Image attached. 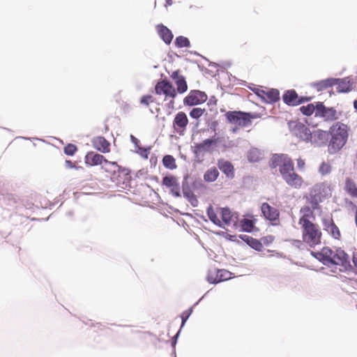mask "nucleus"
<instances>
[{
  "label": "nucleus",
  "mask_w": 357,
  "mask_h": 357,
  "mask_svg": "<svg viewBox=\"0 0 357 357\" xmlns=\"http://www.w3.org/2000/svg\"><path fill=\"white\" fill-rule=\"evenodd\" d=\"M319 255L321 260L325 265H337L341 266L340 271L347 270L350 267L349 257L348 255L341 249L331 250L330 248H323Z\"/></svg>",
  "instance_id": "nucleus-3"
},
{
  "label": "nucleus",
  "mask_w": 357,
  "mask_h": 357,
  "mask_svg": "<svg viewBox=\"0 0 357 357\" xmlns=\"http://www.w3.org/2000/svg\"><path fill=\"white\" fill-rule=\"evenodd\" d=\"M264 243H268L269 241V239H268V237L263 238Z\"/></svg>",
  "instance_id": "nucleus-52"
},
{
  "label": "nucleus",
  "mask_w": 357,
  "mask_h": 357,
  "mask_svg": "<svg viewBox=\"0 0 357 357\" xmlns=\"http://www.w3.org/2000/svg\"><path fill=\"white\" fill-rule=\"evenodd\" d=\"M240 226L243 231H247V232H251L253 230L255 220L254 219H248V218H243L240 220Z\"/></svg>",
  "instance_id": "nucleus-29"
},
{
  "label": "nucleus",
  "mask_w": 357,
  "mask_h": 357,
  "mask_svg": "<svg viewBox=\"0 0 357 357\" xmlns=\"http://www.w3.org/2000/svg\"><path fill=\"white\" fill-rule=\"evenodd\" d=\"M335 84L333 79H328L314 83L313 85L317 89V91H323L326 89Z\"/></svg>",
  "instance_id": "nucleus-31"
},
{
  "label": "nucleus",
  "mask_w": 357,
  "mask_h": 357,
  "mask_svg": "<svg viewBox=\"0 0 357 357\" xmlns=\"http://www.w3.org/2000/svg\"><path fill=\"white\" fill-rule=\"evenodd\" d=\"M136 152L139 154L142 157L147 159L149 158V149L139 146L136 148Z\"/></svg>",
  "instance_id": "nucleus-43"
},
{
  "label": "nucleus",
  "mask_w": 357,
  "mask_h": 357,
  "mask_svg": "<svg viewBox=\"0 0 357 357\" xmlns=\"http://www.w3.org/2000/svg\"><path fill=\"white\" fill-rule=\"evenodd\" d=\"M162 164L169 169H174L177 167L174 158L171 155H166L163 157Z\"/></svg>",
  "instance_id": "nucleus-33"
},
{
  "label": "nucleus",
  "mask_w": 357,
  "mask_h": 357,
  "mask_svg": "<svg viewBox=\"0 0 357 357\" xmlns=\"http://www.w3.org/2000/svg\"><path fill=\"white\" fill-rule=\"evenodd\" d=\"M155 100V98L151 95H144L140 98L139 103L144 107H149Z\"/></svg>",
  "instance_id": "nucleus-39"
},
{
  "label": "nucleus",
  "mask_w": 357,
  "mask_h": 357,
  "mask_svg": "<svg viewBox=\"0 0 357 357\" xmlns=\"http://www.w3.org/2000/svg\"><path fill=\"white\" fill-rule=\"evenodd\" d=\"M242 239L255 250H262L263 245L260 241L248 236H244V237H243Z\"/></svg>",
  "instance_id": "nucleus-27"
},
{
  "label": "nucleus",
  "mask_w": 357,
  "mask_h": 357,
  "mask_svg": "<svg viewBox=\"0 0 357 357\" xmlns=\"http://www.w3.org/2000/svg\"><path fill=\"white\" fill-rule=\"evenodd\" d=\"M218 142V138L206 139L201 143L195 144L193 153L196 157L203 156L204 153L211 152Z\"/></svg>",
  "instance_id": "nucleus-8"
},
{
  "label": "nucleus",
  "mask_w": 357,
  "mask_h": 357,
  "mask_svg": "<svg viewBox=\"0 0 357 357\" xmlns=\"http://www.w3.org/2000/svg\"><path fill=\"white\" fill-rule=\"evenodd\" d=\"M174 43L175 45L179 48L188 47L190 45L188 38L182 36L177 37L174 41Z\"/></svg>",
  "instance_id": "nucleus-38"
},
{
  "label": "nucleus",
  "mask_w": 357,
  "mask_h": 357,
  "mask_svg": "<svg viewBox=\"0 0 357 357\" xmlns=\"http://www.w3.org/2000/svg\"><path fill=\"white\" fill-rule=\"evenodd\" d=\"M106 158L101 154L90 151L84 157V162L87 166H98L104 164Z\"/></svg>",
  "instance_id": "nucleus-19"
},
{
  "label": "nucleus",
  "mask_w": 357,
  "mask_h": 357,
  "mask_svg": "<svg viewBox=\"0 0 357 357\" xmlns=\"http://www.w3.org/2000/svg\"><path fill=\"white\" fill-rule=\"evenodd\" d=\"M172 78L173 79L175 80V82H176V80H178L180 77H184L183 75H181L179 74V72L178 71H175V72H173L172 75Z\"/></svg>",
  "instance_id": "nucleus-48"
},
{
  "label": "nucleus",
  "mask_w": 357,
  "mask_h": 357,
  "mask_svg": "<svg viewBox=\"0 0 357 357\" xmlns=\"http://www.w3.org/2000/svg\"><path fill=\"white\" fill-rule=\"evenodd\" d=\"M303 224H299L302 229L303 241L311 248L321 243L322 233L319 227L310 220H303Z\"/></svg>",
  "instance_id": "nucleus-5"
},
{
  "label": "nucleus",
  "mask_w": 357,
  "mask_h": 357,
  "mask_svg": "<svg viewBox=\"0 0 357 357\" xmlns=\"http://www.w3.org/2000/svg\"><path fill=\"white\" fill-rule=\"evenodd\" d=\"M313 209L310 206H305L301 208L302 217L299 219L298 224H303V220H310L309 218L313 215Z\"/></svg>",
  "instance_id": "nucleus-34"
},
{
  "label": "nucleus",
  "mask_w": 357,
  "mask_h": 357,
  "mask_svg": "<svg viewBox=\"0 0 357 357\" xmlns=\"http://www.w3.org/2000/svg\"><path fill=\"white\" fill-rule=\"evenodd\" d=\"M192 312V310L190 308V309H188V310L184 311L182 313V314H181L182 326L184 325L185 322L189 318V317L191 314Z\"/></svg>",
  "instance_id": "nucleus-45"
},
{
  "label": "nucleus",
  "mask_w": 357,
  "mask_h": 357,
  "mask_svg": "<svg viewBox=\"0 0 357 357\" xmlns=\"http://www.w3.org/2000/svg\"><path fill=\"white\" fill-rule=\"evenodd\" d=\"M175 84L176 85V93H183L188 90V85L184 77H180Z\"/></svg>",
  "instance_id": "nucleus-36"
},
{
  "label": "nucleus",
  "mask_w": 357,
  "mask_h": 357,
  "mask_svg": "<svg viewBox=\"0 0 357 357\" xmlns=\"http://www.w3.org/2000/svg\"><path fill=\"white\" fill-rule=\"evenodd\" d=\"M156 29L158 35L162 39V40L166 44H170L173 38V34L172 31L163 24H158L156 26Z\"/></svg>",
  "instance_id": "nucleus-24"
},
{
  "label": "nucleus",
  "mask_w": 357,
  "mask_h": 357,
  "mask_svg": "<svg viewBox=\"0 0 357 357\" xmlns=\"http://www.w3.org/2000/svg\"><path fill=\"white\" fill-rule=\"evenodd\" d=\"M261 211L264 217L270 221H274L278 219L280 213L278 210L274 207L271 206L267 203H264L261 207Z\"/></svg>",
  "instance_id": "nucleus-22"
},
{
  "label": "nucleus",
  "mask_w": 357,
  "mask_h": 357,
  "mask_svg": "<svg viewBox=\"0 0 357 357\" xmlns=\"http://www.w3.org/2000/svg\"><path fill=\"white\" fill-rule=\"evenodd\" d=\"M355 221H356V226H357V209H356V211Z\"/></svg>",
  "instance_id": "nucleus-55"
},
{
  "label": "nucleus",
  "mask_w": 357,
  "mask_h": 357,
  "mask_svg": "<svg viewBox=\"0 0 357 357\" xmlns=\"http://www.w3.org/2000/svg\"><path fill=\"white\" fill-rule=\"evenodd\" d=\"M167 5H171V3L169 1H167Z\"/></svg>",
  "instance_id": "nucleus-57"
},
{
  "label": "nucleus",
  "mask_w": 357,
  "mask_h": 357,
  "mask_svg": "<svg viewBox=\"0 0 357 357\" xmlns=\"http://www.w3.org/2000/svg\"><path fill=\"white\" fill-rule=\"evenodd\" d=\"M157 95H165V98H174L176 96V91L174 86L167 79L158 82L155 86Z\"/></svg>",
  "instance_id": "nucleus-9"
},
{
  "label": "nucleus",
  "mask_w": 357,
  "mask_h": 357,
  "mask_svg": "<svg viewBox=\"0 0 357 357\" xmlns=\"http://www.w3.org/2000/svg\"><path fill=\"white\" fill-rule=\"evenodd\" d=\"M248 160L251 162H256L261 158V153L257 149H252L248 152Z\"/></svg>",
  "instance_id": "nucleus-32"
},
{
  "label": "nucleus",
  "mask_w": 357,
  "mask_h": 357,
  "mask_svg": "<svg viewBox=\"0 0 357 357\" xmlns=\"http://www.w3.org/2000/svg\"><path fill=\"white\" fill-rule=\"evenodd\" d=\"M207 95L199 90H192L183 99V104L188 106H194L206 101Z\"/></svg>",
  "instance_id": "nucleus-11"
},
{
  "label": "nucleus",
  "mask_w": 357,
  "mask_h": 357,
  "mask_svg": "<svg viewBox=\"0 0 357 357\" xmlns=\"http://www.w3.org/2000/svg\"><path fill=\"white\" fill-rule=\"evenodd\" d=\"M255 93L266 103L273 104L280 100V92L278 89H257Z\"/></svg>",
  "instance_id": "nucleus-13"
},
{
  "label": "nucleus",
  "mask_w": 357,
  "mask_h": 357,
  "mask_svg": "<svg viewBox=\"0 0 357 357\" xmlns=\"http://www.w3.org/2000/svg\"><path fill=\"white\" fill-rule=\"evenodd\" d=\"M317 108V102H316V105H314L313 103L307 104V105H303L300 107L301 112L306 116H310L314 112L316 113V110Z\"/></svg>",
  "instance_id": "nucleus-35"
},
{
  "label": "nucleus",
  "mask_w": 357,
  "mask_h": 357,
  "mask_svg": "<svg viewBox=\"0 0 357 357\" xmlns=\"http://www.w3.org/2000/svg\"><path fill=\"white\" fill-rule=\"evenodd\" d=\"M345 190L352 197H357V186L350 178H346Z\"/></svg>",
  "instance_id": "nucleus-28"
},
{
  "label": "nucleus",
  "mask_w": 357,
  "mask_h": 357,
  "mask_svg": "<svg viewBox=\"0 0 357 357\" xmlns=\"http://www.w3.org/2000/svg\"><path fill=\"white\" fill-rule=\"evenodd\" d=\"M172 78L173 79L175 80V82H176V80H178L180 77H184L183 75H181L179 74V72L178 71H175V72H173L172 75Z\"/></svg>",
  "instance_id": "nucleus-47"
},
{
  "label": "nucleus",
  "mask_w": 357,
  "mask_h": 357,
  "mask_svg": "<svg viewBox=\"0 0 357 357\" xmlns=\"http://www.w3.org/2000/svg\"><path fill=\"white\" fill-rule=\"evenodd\" d=\"M169 105H171L172 107H174V100H171L169 103Z\"/></svg>",
  "instance_id": "nucleus-53"
},
{
  "label": "nucleus",
  "mask_w": 357,
  "mask_h": 357,
  "mask_svg": "<svg viewBox=\"0 0 357 357\" xmlns=\"http://www.w3.org/2000/svg\"><path fill=\"white\" fill-rule=\"evenodd\" d=\"M101 169L107 173L111 179L119 187L124 188V185H128L130 178L128 169L119 166L116 162H111L107 159Z\"/></svg>",
  "instance_id": "nucleus-4"
},
{
  "label": "nucleus",
  "mask_w": 357,
  "mask_h": 357,
  "mask_svg": "<svg viewBox=\"0 0 357 357\" xmlns=\"http://www.w3.org/2000/svg\"><path fill=\"white\" fill-rule=\"evenodd\" d=\"M207 215L208 218L211 222H213L215 225L222 227L221 218H220L217 213L214 211L212 206H210L207 208Z\"/></svg>",
  "instance_id": "nucleus-30"
},
{
  "label": "nucleus",
  "mask_w": 357,
  "mask_h": 357,
  "mask_svg": "<svg viewBox=\"0 0 357 357\" xmlns=\"http://www.w3.org/2000/svg\"><path fill=\"white\" fill-rule=\"evenodd\" d=\"M353 262L354 266L357 268V252L354 255Z\"/></svg>",
  "instance_id": "nucleus-51"
},
{
  "label": "nucleus",
  "mask_w": 357,
  "mask_h": 357,
  "mask_svg": "<svg viewBox=\"0 0 357 357\" xmlns=\"http://www.w3.org/2000/svg\"><path fill=\"white\" fill-rule=\"evenodd\" d=\"M322 224L324 229L335 239L339 240L341 237V233L338 227L335 224L333 218H325L322 220Z\"/></svg>",
  "instance_id": "nucleus-17"
},
{
  "label": "nucleus",
  "mask_w": 357,
  "mask_h": 357,
  "mask_svg": "<svg viewBox=\"0 0 357 357\" xmlns=\"http://www.w3.org/2000/svg\"><path fill=\"white\" fill-rule=\"evenodd\" d=\"M219 171L215 167L208 169L204 174V180L207 183L214 182L219 176Z\"/></svg>",
  "instance_id": "nucleus-26"
},
{
  "label": "nucleus",
  "mask_w": 357,
  "mask_h": 357,
  "mask_svg": "<svg viewBox=\"0 0 357 357\" xmlns=\"http://www.w3.org/2000/svg\"><path fill=\"white\" fill-rule=\"evenodd\" d=\"M315 116L322 118L325 121H334L338 119L337 112L333 107H326L321 102H317Z\"/></svg>",
  "instance_id": "nucleus-7"
},
{
  "label": "nucleus",
  "mask_w": 357,
  "mask_h": 357,
  "mask_svg": "<svg viewBox=\"0 0 357 357\" xmlns=\"http://www.w3.org/2000/svg\"><path fill=\"white\" fill-rule=\"evenodd\" d=\"M231 278V273L225 269H213L209 271L207 280L210 283L216 284L227 280Z\"/></svg>",
  "instance_id": "nucleus-12"
},
{
  "label": "nucleus",
  "mask_w": 357,
  "mask_h": 357,
  "mask_svg": "<svg viewBox=\"0 0 357 357\" xmlns=\"http://www.w3.org/2000/svg\"><path fill=\"white\" fill-rule=\"evenodd\" d=\"M291 130L293 135L299 137L303 141L309 142L312 138V132L310 128L301 122H293L290 124Z\"/></svg>",
  "instance_id": "nucleus-10"
},
{
  "label": "nucleus",
  "mask_w": 357,
  "mask_h": 357,
  "mask_svg": "<svg viewBox=\"0 0 357 357\" xmlns=\"http://www.w3.org/2000/svg\"><path fill=\"white\" fill-rule=\"evenodd\" d=\"M236 130V128L233 129V132H235Z\"/></svg>",
  "instance_id": "nucleus-58"
},
{
  "label": "nucleus",
  "mask_w": 357,
  "mask_h": 357,
  "mask_svg": "<svg viewBox=\"0 0 357 357\" xmlns=\"http://www.w3.org/2000/svg\"><path fill=\"white\" fill-rule=\"evenodd\" d=\"M65 165L67 168L72 169L75 167V163H73L71 160H66Z\"/></svg>",
  "instance_id": "nucleus-49"
},
{
  "label": "nucleus",
  "mask_w": 357,
  "mask_h": 357,
  "mask_svg": "<svg viewBox=\"0 0 357 357\" xmlns=\"http://www.w3.org/2000/svg\"><path fill=\"white\" fill-rule=\"evenodd\" d=\"M350 128L348 125L337 121L329 128L328 153L330 155L338 153L347 144Z\"/></svg>",
  "instance_id": "nucleus-2"
},
{
  "label": "nucleus",
  "mask_w": 357,
  "mask_h": 357,
  "mask_svg": "<svg viewBox=\"0 0 357 357\" xmlns=\"http://www.w3.org/2000/svg\"><path fill=\"white\" fill-rule=\"evenodd\" d=\"M227 121L238 128H245L252 124V120L259 117L258 114L241 111H229L225 114Z\"/></svg>",
  "instance_id": "nucleus-6"
},
{
  "label": "nucleus",
  "mask_w": 357,
  "mask_h": 357,
  "mask_svg": "<svg viewBox=\"0 0 357 357\" xmlns=\"http://www.w3.org/2000/svg\"><path fill=\"white\" fill-rule=\"evenodd\" d=\"M205 109H202L200 107H195L190 111V116L192 119H197L203 115Z\"/></svg>",
  "instance_id": "nucleus-42"
},
{
  "label": "nucleus",
  "mask_w": 357,
  "mask_h": 357,
  "mask_svg": "<svg viewBox=\"0 0 357 357\" xmlns=\"http://www.w3.org/2000/svg\"><path fill=\"white\" fill-rule=\"evenodd\" d=\"M312 138L310 139L312 144H315L318 146H322L328 143L329 140V130L328 131L317 129L314 130L311 133Z\"/></svg>",
  "instance_id": "nucleus-16"
},
{
  "label": "nucleus",
  "mask_w": 357,
  "mask_h": 357,
  "mask_svg": "<svg viewBox=\"0 0 357 357\" xmlns=\"http://www.w3.org/2000/svg\"><path fill=\"white\" fill-rule=\"evenodd\" d=\"M332 172V166L328 162H322L319 167V173L322 176L329 174Z\"/></svg>",
  "instance_id": "nucleus-37"
},
{
  "label": "nucleus",
  "mask_w": 357,
  "mask_h": 357,
  "mask_svg": "<svg viewBox=\"0 0 357 357\" xmlns=\"http://www.w3.org/2000/svg\"><path fill=\"white\" fill-rule=\"evenodd\" d=\"M91 142L93 148L100 153H107L110 151V143L104 137H96Z\"/></svg>",
  "instance_id": "nucleus-21"
},
{
  "label": "nucleus",
  "mask_w": 357,
  "mask_h": 357,
  "mask_svg": "<svg viewBox=\"0 0 357 357\" xmlns=\"http://www.w3.org/2000/svg\"><path fill=\"white\" fill-rule=\"evenodd\" d=\"M297 167L299 169H303L305 166V162L302 158H298L296 160Z\"/></svg>",
  "instance_id": "nucleus-46"
},
{
  "label": "nucleus",
  "mask_w": 357,
  "mask_h": 357,
  "mask_svg": "<svg viewBox=\"0 0 357 357\" xmlns=\"http://www.w3.org/2000/svg\"><path fill=\"white\" fill-rule=\"evenodd\" d=\"M354 108L357 109V100H356L354 102Z\"/></svg>",
  "instance_id": "nucleus-54"
},
{
  "label": "nucleus",
  "mask_w": 357,
  "mask_h": 357,
  "mask_svg": "<svg viewBox=\"0 0 357 357\" xmlns=\"http://www.w3.org/2000/svg\"><path fill=\"white\" fill-rule=\"evenodd\" d=\"M130 139H131L132 142L135 144V148H137V147H138L139 146V139L137 138H136L133 135H131Z\"/></svg>",
  "instance_id": "nucleus-50"
},
{
  "label": "nucleus",
  "mask_w": 357,
  "mask_h": 357,
  "mask_svg": "<svg viewBox=\"0 0 357 357\" xmlns=\"http://www.w3.org/2000/svg\"><path fill=\"white\" fill-rule=\"evenodd\" d=\"M183 196L190 202L193 206H196L198 204V200L197 197L190 190H184Z\"/></svg>",
  "instance_id": "nucleus-40"
},
{
  "label": "nucleus",
  "mask_w": 357,
  "mask_h": 357,
  "mask_svg": "<svg viewBox=\"0 0 357 357\" xmlns=\"http://www.w3.org/2000/svg\"><path fill=\"white\" fill-rule=\"evenodd\" d=\"M218 166L220 171L228 178H233L234 176V167L229 161L220 159L218 161Z\"/></svg>",
  "instance_id": "nucleus-23"
},
{
  "label": "nucleus",
  "mask_w": 357,
  "mask_h": 357,
  "mask_svg": "<svg viewBox=\"0 0 357 357\" xmlns=\"http://www.w3.org/2000/svg\"><path fill=\"white\" fill-rule=\"evenodd\" d=\"M77 151V147L73 144H68L63 148V152L68 155H73Z\"/></svg>",
  "instance_id": "nucleus-41"
},
{
  "label": "nucleus",
  "mask_w": 357,
  "mask_h": 357,
  "mask_svg": "<svg viewBox=\"0 0 357 357\" xmlns=\"http://www.w3.org/2000/svg\"><path fill=\"white\" fill-rule=\"evenodd\" d=\"M268 238H270V242H272L273 241V238L272 236H268Z\"/></svg>",
  "instance_id": "nucleus-56"
},
{
  "label": "nucleus",
  "mask_w": 357,
  "mask_h": 357,
  "mask_svg": "<svg viewBox=\"0 0 357 357\" xmlns=\"http://www.w3.org/2000/svg\"><path fill=\"white\" fill-rule=\"evenodd\" d=\"M336 91L339 93H344L351 91V84L347 78L342 79H334Z\"/></svg>",
  "instance_id": "nucleus-25"
},
{
  "label": "nucleus",
  "mask_w": 357,
  "mask_h": 357,
  "mask_svg": "<svg viewBox=\"0 0 357 357\" xmlns=\"http://www.w3.org/2000/svg\"><path fill=\"white\" fill-rule=\"evenodd\" d=\"M162 183L170 190L171 193L176 197H180V185L178 178L172 175L166 176L162 178Z\"/></svg>",
  "instance_id": "nucleus-14"
},
{
  "label": "nucleus",
  "mask_w": 357,
  "mask_h": 357,
  "mask_svg": "<svg viewBox=\"0 0 357 357\" xmlns=\"http://www.w3.org/2000/svg\"><path fill=\"white\" fill-rule=\"evenodd\" d=\"M272 168L279 167L282 179L292 188L300 189L304 183L301 176L295 172L292 160L287 154H275L271 158Z\"/></svg>",
  "instance_id": "nucleus-1"
},
{
  "label": "nucleus",
  "mask_w": 357,
  "mask_h": 357,
  "mask_svg": "<svg viewBox=\"0 0 357 357\" xmlns=\"http://www.w3.org/2000/svg\"><path fill=\"white\" fill-rule=\"evenodd\" d=\"M282 99L284 102L287 105L295 106L301 104L304 101L310 100V98H299L298 94L294 90H288L283 94Z\"/></svg>",
  "instance_id": "nucleus-15"
},
{
  "label": "nucleus",
  "mask_w": 357,
  "mask_h": 357,
  "mask_svg": "<svg viewBox=\"0 0 357 357\" xmlns=\"http://www.w3.org/2000/svg\"><path fill=\"white\" fill-rule=\"evenodd\" d=\"M220 214L221 215V221L222 227L224 225H235L237 222V215L236 213H232L228 208H222L220 209Z\"/></svg>",
  "instance_id": "nucleus-20"
},
{
  "label": "nucleus",
  "mask_w": 357,
  "mask_h": 357,
  "mask_svg": "<svg viewBox=\"0 0 357 357\" xmlns=\"http://www.w3.org/2000/svg\"><path fill=\"white\" fill-rule=\"evenodd\" d=\"M320 199H318L316 196L311 197L309 200L310 206L313 209H317L319 208V204L320 202Z\"/></svg>",
  "instance_id": "nucleus-44"
},
{
  "label": "nucleus",
  "mask_w": 357,
  "mask_h": 357,
  "mask_svg": "<svg viewBox=\"0 0 357 357\" xmlns=\"http://www.w3.org/2000/svg\"><path fill=\"white\" fill-rule=\"evenodd\" d=\"M188 124V119L183 112H179L176 116L173 121V127L174 130L179 133H183Z\"/></svg>",
  "instance_id": "nucleus-18"
}]
</instances>
